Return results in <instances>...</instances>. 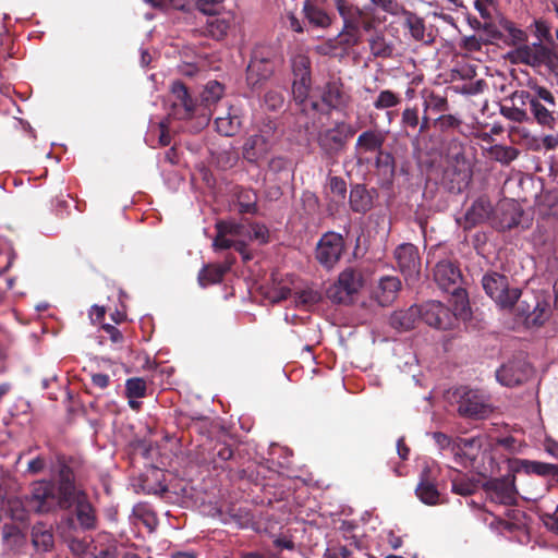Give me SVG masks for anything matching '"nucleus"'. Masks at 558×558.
<instances>
[{
    "label": "nucleus",
    "instance_id": "f257e3e1",
    "mask_svg": "<svg viewBox=\"0 0 558 558\" xmlns=\"http://www.w3.org/2000/svg\"><path fill=\"white\" fill-rule=\"evenodd\" d=\"M27 505L32 511L40 514L74 508L80 523H90L96 519L94 508L86 494L76 488L73 471L68 465L61 466L58 483L49 480L33 482Z\"/></svg>",
    "mask_w": 558,
    "mask_h": 558
},
{
    "label": "nucleus",
    "instance_id": "f03ea898",
    "mask_svg": "<svg viewBox=\"0 0 558 558\" xmlns=\"http://www.w3.org/2000/svg\"><path fill=\"white\" fill-rule=\"evenodd\" d=\"M93 525H58L60 536L70 550L81 558H120L122 545L107 533L94 537Z\"/></svg>",
    "mask_w": 558,
    "mask_h": 558
},
{
    "label": "nucleus",
    "instance_id": "7ed1b4c3",
    "mask_svg": "<svg viewBox=\"0 0 558 558\" xmlns=\"http://www.w3.org/2000/svg\"><path fill=\"white\" fill-rule=\"evenodd\" d=\"M454 308L451 311L441 302L429 301L421 308V318L437 329L451 328L457 319H466L470 314L469 302L465 292H458L452 295Z\"/></svg>",
    "mask_w": 558,
    "mask_h": 558
},
{
    "label": "nucleus",
    "instance_id": "20e7f679",
    "mask_svg": "<svg viewBox=\"0 0 558 558\" xmlns=\"http://www.w3.org/2000/svg\"><path fill=\"white\" fill-rule=\"evenodd\" d=\"M514 63H522L534 69H545L549 73L558 74V47L534 43L522 45L509 52Z\"/></svg>",
    "mask_w": 558,
    "mask_h": 558
},
{
    "label": "nucleus",
    "instance_id": "39448f33",
    "mask_svg": "<svg viewBox=\"0 0 558 558\" xmlns=\"http://www.w3.org/2000/svg\"><path fill=\"white\" fill-rule=\"evenodd\" d=\"M278 62L276 50L270 46L257 45L246 68V83L255 89L266 83L274 74Z\"/></svg>",
    "mask_w": 558,
    "mask_h": 558
},
{
    "label": "nucleus",
    "instance_id": "423d86ee",
    "mask_svg": "<svg viewBox=\"0 0 558 558\" xmlns=\"http://www.w3.org/2000/svg\"><path fill=\"white\" fill-rule=\"evenodd\" d=\"M365 283L366 279L361 268L347 267L328 289L327 295L335 303L351 304Z\"/></svg>",
    "mask_w": 558,
    "mask_h": 558
},
{
    "label": "nucleus",
    "instance_id": "0eeeda50",
    "mask_svg": "<svg viewBox=\"0 0 558 558\" xmlns=\"http://www.w3.org/2000/svg\"><path fill=\"white\" fill-rule=\"evenodd\" d=\"M427 166L432 169L441 170L444 177L454 180L458 177V182H466L470 178L469 165L463 155L461 146L453 142L449 145L448 154L444 157L439 155V161L432 159L426 161Z\"/></svg>",
    "mask_w": 558,
    "mask_h": 558
},
{
    "label": "nucleus",
    "instance_id": "6e6552de",
    "mask_svg": "<svg viewBox=\"0 0 558 558\" xmlns=\"http://www.w3.org/2000/svg\"><path fill=\"white\" fill-rule=\"evenodd\" d=\"M493 446V439L485 434L471 438H458V453L454 459L464 466H474L480 456L484 458L492 451Z\"/></svg>",
    "mask_w": 558,
    "mask_h": 558
},
{
    "label": "nucleus",
    "instance_id": "1a4fd4ad",
    "mask_svg": "<svg viewBox=\"0 0 558 558\" xmlns=\"http://www.w3.org/2000/svg\"><path fill=\"white\" fill-rule=\"evenodd\" d=\"M483 288L500 307H511L520 298L519 289H509L507 277L497 274H486L482 279Z\"/></svg>",
    "mask_w": 558,
    "mask_h": 558
},
{
    "label": "nucleus",
    "instance_id": "9d476101",
    "mask_svg": "<svg viewBox=\"0 0 558 558\" xmlns=\"http://www.w3.org/2000/svg\"><path fill=\"white\" fill-rule=\"evenodd\" d=\"M170 109L168 117L175 120H189L194 117L197 102L190 95L186 86L175 81L172 83L169 95Z\"/></svg>",
    "mask_w": 558,
    "mask_h": 558
},
{
    "label": "nucleus",
    "instance_id": "9b49d317",
    "mask_svg": "<svg viewBox=\"0 0 558 558\" xmlns=\"http://www.w3.org/2000/svg\"><path fill=\"white\" fill-rule=\"evenodd\" d=\"M344 251V240L336 232L325 233L316 246V259L322 266L331 269L340 259Z\"/></svg>",
    "mask_w": 558,
    "mask_h": 558
},
{
    "label": "nucleus",
    "instance_id": "f8f14e48",
    "mask_svg": "<svg viewBox=\"0 0 558 558\" xmlns=\"http://www.w3.org/2000/svg\"><path fill=\"white\" fill-rule=\"evenodd\" d=\"M352 134L353 130L350 125L338 122L333 128L319 132L317 142L327 156L333 157L343 149Z\"/></svg>",
    "mask_w": 558,
    "mask_h": 558
},
{
    "label": "nucleus",
    "instance_id": "ddd939ff",
    "mask_svg": "<svg viewBox=\"0 0 558 558\" xmlns=\"http://www.w3.org/2000/svg\"><path fill=\"white\" fill-rule=\"evenodd\" d=\"M486 496L496 504L512 505L517 500L515 477L507 474L502 477L490 478L483 485Z\"/></svg>",
    "mask_w": 558,
    "mask_h": 558
},
{
    "label": "nucleus",
    "instance_id": "4468645a",
    "mask_svg": "<svg viewBox=\"0 0 558 558\" xmlns=\"http://www.w3.org/2000/svg\"><path fill=\"white\" fill-rule=\"evenodd\" d=\"M492 411L487 397L477 390L464 392L459 400L458 412L462 416L482 420L486 418Z\"/></svg>",
    "mask_w": 558,
    "mask_h": 558
},
{
    "label": "nucleus",
    "instance_id": "2eb2a0df",
    "mask_svg": "<svg viewBox=\"0 0 558 558\" xmlns=\"http://www.w3.org/2000/svg\"><path fill=\"white\" fill-rule=\"evenodd\" d=\"M322 101L330 110L344 111L350 107L352 97L340 77H331L323 88Z\"/></svg>",
    "mask_w": 558,
    "mask_h": 558
},
{
    "label": "nucleus",
    "instance_id": "dca6fc26",
    "mask_svg": "<svg viewBox=\"0 0 558 558\" xmlns=\"http://www.w3.org/2000/svg\"><path fill=\"white\" fill-rule=\"evenodd\" d=\"M462 279L460 269L451 260H440L434 268V280L445 291H452V295L464 292L460 289Z\"/></svg>",
    "mask_w": 558,
    "mask_h": 558
},
{
    "label": "nucleus",
    "instance_id": "f3484780",
    "mask_svg": "<svg viewBox=\"0 0 558 558\" xmlns=\"http://www.w3.org/2000/svg\"><path fill=\"white\" fill-rule=\"evenodd\" d=\"M522 218L523 210L520 206L512 201H506L499 204L496 215L493 218V225L500 230H507L518 226L527 228L530 223L529 220L523 222Z\"/></svg>",
    "mask_w": 558,
    "mask_h": 558
},
{
    "label": "nucleus",
    "instance_id": "a211bd4d",
    "mask_svg": "<svg viewBox=\"0 0 558 558\" xmlns=\"http://www.w3.org/2000/svg\"><path fill=\"white\" fill-rule=\"evenodd\" d=\"M532 374L531 366L524 361H513L502 365L496 372L497 380L507 387H513L525 381Z\"/></svg>",
    "mask_w": 558,
    "mask_h": 558
},
{
    "label": "nucleus",
    "instance_id": "6ab92c4d",
    "mask_svg": "<svg viewBox=\"0 0 558 558\" xmlns=\"http://www.w3.org/2000/svg\"><path fill=\"white\" fill-rule=\"evenodd\" d=\"M328 0H305L303 14L306 21L317 28H328L335 21V15L326 10Z\"/></svg>",
    "mask_w": 558,
    "mask_h": 558
},
{
    "label": "nucleus",
    "instance_id": "aec40b11",
    "mask_svg": "<svg viewBox=\"0 0 558 558\" xmlns=\"http://www.w3.org/2000/svg\"><path fill=\"white\" fill-rule=\"evenodd\" d=\"M439 468L432 462L426 464L421 473V501L427 505H436L440 501L437 476Z\"/></svg>",
    "mask_w": 558,
    "mask_h": 558
},
{
    "label": "nucleus",
    "instance_id": "412c9836",
    "mask_svg": "<svg viewBox=\"0 0 558 558\" xmlns=\"http://www.w3.org/2000/svg\"><path fill=\"white\" fill-rule=\"evenodd\" d=\"M400 288L401 282L397 277H383L372 289L371 298L380 306H389L396 300Z\"/></svg>",
    "mask_w": 558,
    "mask_h": 558
},
{
    "label": "nucleus",
    "instance_id": "4be33fe9",
    "mask_svg": "<svg viewBox=\"0 0 558 558\" xmlns=\"http://www.w3.org/2000/svg\"><path fill=\"white\" fill-rule=\"evenodd\" d=\"M371 2L391 15H403L404 24L410 29L412 36L414 38L418 37L417 16L414 13L403 9L402 5H400L397 0H371Z\"/></svg>",
    "mask_w": 558,
    "mask_h": 558
},
{
    "label": "nucleus",
    "instance_id": "5701e85b",
    "mask_svg": "<svg viewBox=\"0 0 558 558\" xmlns=\"http://www.w3.org/2000/svg\"><path fill=\"white\" fill-rule=\"evenodd\" d=\"M230 236L234 240V250L238 251L244 260L252 259V255L246 251V246L252 242V231L248 225L226 221Z\"/></svg>",
    "mask_w": 558,
    "mask_h": 558
},
{
    "label": "nucleus",
    "instance_id": "b1692460",
    "mask_svg": "<svg viewBox=\"0 0 558 558\" xmlns=\"http://www.w3.org/2000/svg\"><path fill=\"white\" fill-rule=\"evenodd\" d=\"M375 190H367L363 184H355L351 187L349 195L350 208L357 214H365L372 209Z\"/></svg>",
    "mask_w": 558,
    "mask_h": 558
},
{
    "label": "nucleus",
    "instance_id": "393cba45",
    "mask_svg": "<svg viewBox=\"0 0 558 558\" xmlns=\"http://www.w3.org/2000/svg\"><path fill=\"white\" fill-rule=\"evenodd\" d=\"M335 7L342 19L343 31L361 29L362 10L359 7L350 4L347 0H333Z\"/></svg>",
    "mask_w": 558,
    "mask_h": 558
},
{
    "label": "nucleus",
    "instance_id": "a878e982",
    "mask_svg": "<svg viewBox=\"0 0 558 558\" xmlns=\"http://www.w3.org/2000/svg\"><path fill=\"white\" fill-rule=\"evenodd\" d=\"M271 148L270 143L256 134L251 135L244 142L242 147V155L248 162H257L258 160L266 157Z\"/></svg>",
    "mask_w": 558,
    "mask_h": 558
},
{
    "label": "nucleus",
    "instance_id": "bb28decb",
    "mask_svg": "<svg viewBox=\"0 0 558 558\" xmlns=\"http://www.w3.org/2000/svg\"><path fill=\"white\" fill-rule=\"evenodd\" d=\"M530 308V305L524 308L523 302L519 304V311L522 315L525 316V324L529 327L541 326L550 316V305L546 301L536 300L533 304L532 311Z\"/></svg>",
    "mask_w": 558,
    "mask_h": 558
},
{
    "label": "nucleus",
    "instance_id": "cd10ccee",
    "mask_svg": "<svg viewBox=\"0 0 558 558\" xmlns=\"http://www.w3.org/2000/svg\"><path fill=\"white\" fill-rule=\"evenodd\" d=\"M210 16L206 22L205 33L216 40L223 39L234 22L233 15L231 13L220 15L219 13Z\"/></svg>",
    "mask_w": 558,
    "mask_h": 558
},
{
    "label": "nucleus",
    "instance_id": "c85d7f7f",
    "mask_svg": "<svg viewBox=\"0 0 558 558\" xmlns=\"http://www.w3.org/2000/svg\"><path fill=\"white\" fill-rule=\"evenodd\" d=\"M1 539L5 553H16L25 545L26 534L20 529V525H3Z\"/></svg>",
    "mask_w": 558,
    "mask_h": 558
},
{
    "label": "nucleus",
    "instance_id": "c756f323",
    "mask_svg": "<svg viewBox=\"0 0 558 558\" xmlns=\"http://www.w3.org/2000/svg\"><path fill=\"white\" fill-rule=\"evenodd\" d=\"M492 211V205L486 198L476 199L465 213V228L486 221Z\"/></svg>",
    "mask_w": 558,
    "mask_h": 558
},
{
    "label": "nucleus",
    "instance_id": "7c9ffc66",
    "mask_svg": "<svg viewBox=\"0 0 558 558\" xmlns=\"http://www.w3.org/2000/svg\"><path fill=\"white\" fill-rule=\"evenodd\" d=\"M395 256L402 272L411 274L415 269L417 252L416 246L403 243L396 248Z\"/></svg>",
    "mask_w": 558,
    "mask_h": 558
},
{
    "label": "nucleus",
    "instance_id": "2f4dec72",
    "mask_svg": "<svg viewBox=\"0 0 558 558\" xmlns=\"http://www.w3.org/2000/svg\"><path fill=\"white\" fill-rule=\"evenodd\" d=\"M500 27L504 33L502 40L507 45L515 46V48L522 45H526V33L523 29L517 27L512 22L502 19L500 21Z\"/></svg>",
    "mask_w": 558,
    "mask_h": 558
},
{
    "label": "nucleus",
    "instance_id": "473e14b6",
    "mask_svg": "<svg viewBox=\"0 0 558 558\" xmlns=\"http://www.w3.org/2000/svg\"><path fill=\"white\" fill-rule=\"evenodd\" d=\"M32 542L37 550L48 551L53 547L51 525H33Z\"/></svg>",
    "mask_w": 558,
    "mask_h": 558
},
{
    "label": "nucleus",
    "instance_id": "72a5a7b5",
    "mask_svg": "<svg viewBox=\"0 0 558 558\" xmlns=\"http://www.w3.org/2000/svg\"><path fill=\"white\" fill-rule=\"evenodd\" d=\"M418 317V308L410 307L408 311L395 312L390 318V324L399 330H409L415 327Z\"/></svg>",
    "mask_w": 558,
    "mask_h": 558
},
{
    "label": "nucleus",
    "instance_id": "f704fd0d",
    "mask_svg": "<svg viewBox=\"0 0 558 558\" xmlns=\"http://www.w3.org/2000/svg\"><path fill=\"white\" fill-rule=\"evenodd\" d=\"M227 271L228 267L221 265H206L198 272V283L204 288L209 284L219 283Z\"/></svg>",
    "mask_w": 558,
    "mask_h": 558
},
{
    "label": "nucleus",
    "instance_id": "c9c22d12",
    "mask_svg": "<svg viewBox=\"0 0 558 558\" xmlns=\"http://www.w3.org/2000/svg\"><path fill=\"white\" fill-rule=\"evenodd\" d=\"M163 473L159 469H153L143 480V487L148 494L163 495L168 492L167 486L162 483Z\"/></svg>",
    "mask_w": 558,
    "mask_h": 558
},
{
    "label": "nucleus",
    "instance_id": "e433bc0d",
    "mask_svg": "<svg viewBox=\"0 0 558 558\" xmlns=\"http://www.w3.org/2000/svg\"><path fill=\"white\" fill-rule=\"evenodd\" d=\"M384 143L380 134L366 131L363 132L356 141V149L360 151H379Z\"/></svg>",
    "mask_w": 558,
    "mask_h": 558
},
{
    "label": "nucleus",
    "instance_id": "4c0bfd02",
    "mask_svg": "<svg viewBox=\"0 0 558 558\" xmlns=\"http://www.w3.org/2000/svg\"><path fill=\"white\" fill-rule=\"evenodd\" d=\"M216 130L225 136L235 135L241 128V120L236 116L228 114L226 117H218L215 120Z\"/></svg>",
    "mask_w": 558,
    "mask_h": 558
},
{
    "label": "nucleus",
    "instance_id": "58836bf2",
    "mask_svg": "<svg viewBox=\"0 0 558 558\" xmlns=\"http://www.w3.org/2000/svg\"><path fill=\"white\" fill-rule=\"evenodd\" d=\"M19 488L20 484L16 478L9 471L0 466V500L16 493Z\"/></svg>",
    "mask_w": 558,
    "mask_h": 558
},
{
    "label": "nucleus",
    "instance_id": "ea45409f",
    "mask_svg": "<svg viewBox=\"0 0 558 558\" xmlns=\"http://www.w3.org/2000/svg\"><path fill=\"white\" fill-rule=\"evenodd\" d=\"M426 436L434 440L435 445L444 456L452 454L456 458L458 453V439L452 441L447 435L442 433H427Z\"/></svg>",
    "mask_w": 558,
    "mask_h": 558
},
{
    "label": "nucleus",
    "instance_id": "a19ab883",
    "mask_svg": "<svg viewBox=\"0 0 558 558\" xmlns=\"http://www.w3.org/2000/svg\"><path fill=\"white\" fill-rule=\"evenodd\" d=\"M217 235L214 239L213 246L215 250H227L234 247V240L230 236L226 221H218L216 223Z\"/></svg>",
    "mask_w": 558,
    "mask_h": 558
},
{
    "label": "nucleus",
    "instance_id": "79ce46f5",
    "mask_svg": "<svg viewBox=\"0 0 558 558\" xmlns=\"http://www.w3.org/2000/svg\"><path fill=\"white\" fill-rule=\"evenodd\" d=\"M7 513L13 521L19 523L28 520V510H26L24 502L17 498L8 500Z\"/></svg>",
    "mask_w": 558,
    "mask_h": 558
},
{
    "label": "nucleus",
    "instance_id": "37998d69",
    "mask_svg": "<svg viewBox=\"0 0 558 558\" xmlns=\"http://www.w3.org/2000/svg\"><path fill=\"white\" fill-rule=\"evenodd\" d=\"M531 112L534 117V119L544 126H550L551 123L555 121V118L553 117L549 109H547L544 105L538 101L537 98L532 101L530 106Z\"/></svg>",
    "mask_w": 558,
    "mask_h": 558
},
{
    "label": "nucleus",
    "instance_id": "c03bdc74",
    "mask_svg": "<svg viewBox=\"0 0 558 558\" xmlns=\"http://www.w3.org/2000/svg\"><path fill=\"white\" fill-rule=\"evenodd\" d=\"M146 381L140 377H133L125 383V395L128 399H138L146 396Z\"/></svg>",
    "mask_w": 558,
    "mask_h": 558
},
{
    "label": "nucleus",
    "instance_id": "a18cd8bd",
    "mask_svg": "<svg viewBox=\"0 0 558 558\" xmlns=\"http://www.w3.org/2000/svg\"><path fill=\"white\" fill-rule=\"evenodd\" d=\"M518 155L519 151L511 146L495 145L490 148V156L501 163L513 161Z\"/></svg>",
    "mask_w": 558,
    "mask_h": 558
},
{
    "label": "nucleus",
    "instance_id": "49530a36",
    "mask_svg": "<svg viewBox=\"0 0 558 558\" xmlns=\"http://www.w3.org/2000/svg\"><path fill=\"white\" fill-rule=\"evenodd\" d=\"M557 473L555 464L539 462V461H525V474H536L541 476L554 475Z\"/></svg>",
    "mask_w": 558,
    "mask_h": 558
},
{
    "label": "nucleus",
    "instance_id": "de8ad7c7",
    "mask_svg": "<svg viewBox=\"0 0 558 558\" xmlns=\"http://www.w3.org/2000/svg\"><path fill=\"white\" fill-rule=\"evenodd\" d=\"M476 487V483L464 475H458L452 480V492L461 496L472 495Z\"/></svg>",
    "mask_w": 558,
    "mask_h": 558
},
{
    "label": "nucleus",
    "instance_id": "09e8293b",
    "mask_svg": "<svg viewBox=\"0 0 558 558\" xmlns=\"http://www.w3.org/2000/svg\"><path fill=\"white\" fill-rule=\"evenodd\" d=\"M558 146V133L536 136L535 141L531 143V149L535 151L553 150Z\"/></svg>",
    "mask_w": 558,
    "mask_h": 558
},
{
    "label": "nucleus",
    "instance_id": "8fccbe9b",
    "mask_svg": "<svg viewBox=\"0 0 558 558\" xmlns=\"http://www.w3.org/2000/svg\"><path fill=\"white\" fill-rule=\"evenodd\" d=\"M294 299L298 306H310L320 301V293L312 288H306L295 292Z\"/></svg>",
    "mask_w": 558,
    "mask_h": 558
},
{
    "label": "nucleus",
    "instance_id": "3c124183",
    "mask_svg": "<svg viewBox=\"0 0 558 558\" xmlns=\"http://www.w3.org/2000/svg\"><path fill=\"white\" fill-rule=\"evenodd\" d=\"M46 468L47 459L41 454H37L35 457L29 458L23 474L25 476H36L38 474H41L46 470Z\"/></svg>",
    "mask_w": 558,
    "mask_h": 558
},
{
    "label": "nucleus",
    "instance_id": "603ef678",
    "mask_svg": "<svg viewBox=\"0 0 558 558\" xmlns=\"http://www.w3.org/2000/svg\"><path fill=\"white\" fill-rule=\"evenodd\" d=\"M292 70L295 80H311L310 77V60L304 56H298L293 59Z\"/></svg>",
    "mask_w": 558,
    "mask_h": 558
},
{
    "label": "nucleus",
    "instance_id": "864d4df0",
    "mask_svg": "<svg viewBox=\"0 0 558 558\" xmlns=\"http://www.w3.org/2000/svg\"><path fill=\"white\" fill-rule=\"evenodd\" d=\"M501 114L514 122H524L529 120L527 112L515 105L512 106L502 105L500 108Z\"/></svg>",
    "mask_w": 558,
    "mask_h": 558
},
{
    "label": "nucleus",
    "instance_id": "5fc2aeb1",
    "mask_svg": "<svg viewBox=\"0 0 558 558\" xmlns=\"http://www.w3.org/2000/svg\"><path fill=\"white\" fill-rule=\"evenodd\" d=\"M223 94V86L217 81H210L206 84L203 98L208 104L218 101Z\"/></svg>",
    "mask_w": 558,
    "mask_h": 558
},
{
    "label": "nucleus",
    "instance_id": "6e6d98bb",
    "mask_svg": "<svg viewBox=\"0 0 558 558\" xmlns=\"http://www.w3.org/2000/svg\"><path fill=\"white\" fill-rule=\"evenodd\" d=\"M418 124V116L415 108H407L402 112L401 126L407 135H410V131H414Z\"/></svg>",
    "mask_w": 558,
    "mask_h": 558
},
{
    "label": "nucleus",
    "instance_id": "4d7b16f0",
    "mask_svg": "<svg viewBox=\"0 0 558 558\" xmlns=\"http://www.w3.org/2000/svg\"><path fill=\"white\" fill-rule=\"evenodd\" d=\"M529 88L532 93V96L539 100L545 101L548 106L555 107L556 101L554 95L544 86H541L536 83H530Z\"/></svg>",
    "mask_w": 558,
    "mask_h": 558
},
{
    "label": "nucleus",
    "instance_id": "13d9d810",
    "mask_svg": "<svg viewBox=\"0 0 558 558\" xmlns=\"http://www.w3.org/2000/svg\"><path fill=\"white\" fill-rule=\"evenodd\" d=\"M509 134L512 141H520L521 144L525 145L529 149H531V143L536 138L535 135H532L529 130L523 126H512Z\"/></svg>",
    "mask_w": 558,
    "mask_h": 558
},
{
    "label": "nucleus",
    "instance_id": "bf43d9fd",
    "mask_svg": "<svg viewBox=\"0 0 558 558\" xmlns=\"http://www.w3.org/2000/svg\"><path fill=\"white\" fill-rule=\"evenodd\" d=\"M330 192L337 201L343 202L347 197V183L340 177H331L328 182Z\"/></svg>",
    "mask_w": 558,
    "mask_h": 558
},
{
    "label": "nucleus",
    "instance_id": "052dcab7",
    "mask_svg": "<svg viewBox=\"0 0 558 558\" xmlns=\"http://www.w3.org/2000/svg\"><path fill=\"white\" fill-rule=\"evenodd\" d=\"M371 51L376 57H387L391 53V48L385 43L381 35H375L369 40Z\"/></svg>",
    "mask_w": 558,
    "mask_h": 558
},
{
    "label": "nucleus",
    "instance_id": "680f3d73",
    "mask_svg": "<svg viewBox=\"0 0 558 558\" xmlns=\"http://www.w3.org/2000/svg\"><path fill=\"white\" fill-rule=\"evenodd\" d=\"M399 98L391 90H383L374 102L376 109H386L398 105Z\"/></svg>",
    "mask_w": 558,
    "mask_h": 558
},
{
    "label": "nucleus",
    "instance_id": "e2e57ef3",
    "mask_svg": "<svg viewBox=\"0 0 558 558\" xmlns=\"http://www.w3.org/2000/svg\"><path fill=\"white\" fill-rule=\"evenodd\" d=\"M223 0H197L196 8L206 15H217Z\"/></svg>",
    "mask_w": 558,
    "mask_h": 558
},
{
    "label": "nucleus",
    "instance_id": "0e129e2a",
    "mask_svg": "<svg viewBox=\"0 0 558 558\" xmlns=\"http://www.w3.org/2000/svg\"><path fill=\"white\" fill-rule=\"evenodd\" d=\"M376 165L379 169H381L385 175H393V158L390 154L379 150L376 159Z\"/></svg>",
    "mask_w": 558,
    "mask_h": 558
},
{
    "label": "nucleus",
    "instance_id": "69168bd1",
    "mask_svg": "<svg viewBox=\"0 0 558 558\" xmlns=\"http://www.w3.org/2000/svg\"><path fill=\"white\" fill-rule=\"evenodd\" d=\"M265 105L270 110H279L284 104V97L279 90H268L264 97Z\"/></svg>",
    "mask_w": 558,
    "mask_h": 558
},
{
    "label": "nucleus",
    "instance_id": "338daca9",
    "mask_svg": "<svg viewBox=\"0 0 558 558\" xmlns=\"http://www.w3.org/2000/svg\"><path fill=\"white\" fill-rule=\"evenodd\" d=\"M310 81L311 80H294L292 86V94L295 101L303 102L306 99L310 87Z\"/></svg>",
    "mask_w": 558,
    "mask_h": 558
},
{
    "label": "nucleus",
    "instance_id": "774afa93",
    "mask_svg": "<svg viewBox=\"0 0 558 558\" xmlns=\"http://www.w3.org/2000/svg\"><path fill=\"white\" fill-rule=\"evenodd\" d=\"M338 37L340 38V44L347 47H352L361 43L362 33L361 29H355L354 32L342 29Z\"/></svg>",
    "mask_w": 558,
    "mask_h": 558
}]
</instances>
